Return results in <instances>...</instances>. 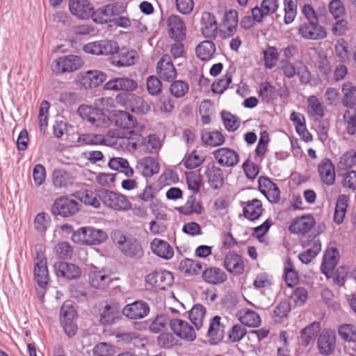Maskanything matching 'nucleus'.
<instances>
[{
    "label": "nucleus",
    "mask_w": 356,
    "mask_h": 356,
    "mask_svg": "<svg viewBox=\"0 0 356 356\" xmlns=\"http://www.w3.org/2000/svg\"><path fill=\"white\" fill-rule=\"evenodd\" d=\"M99 198L109 209L117 211H127L131 209L132 204L123 194L104 189L99 193Z\"/></svg>",
    "instance_id": "f03ea898"
},
{
    "label": "nucleus",
    "mask_w": 356,
    "mask_h": 356,
    "mask_svg": "<svg viewBox=\"0 0 356 356\" xmlns=\"http://www.w3.org/2000/svg\"><path fill=\"white\" fill-rule=\"evenodd\" d=\"M290 310L291 307L287 302H281L275 308L273 318L277 323H282L286 318Z\"/></svg>",
    "instance_id": "338daca9"
},
{
    "label": "nucleus",
    "mask_w": 356,
    "mask_h": 356,
    "mask_svg": "<svg viewBox=\"0 0 356 356\" xmlns=\"http://www.w3.org/2000/svg\"><path fill=\"white\" fill-rule=\"evenodd\" d=\"M237 316L242 324L248 327H258L261 323L259 315L250 309H244L237 313Z\"/></svg>",
    "instance_id": "79ce46f5"
},
{
    "label": "nucleus",
    "mask_w": 356,
    "mask_h": 356,
    "mask_svg": "<svg viewBox=\"0 0 356 356\" xmlns=\"http://www.w3.org/2000/svg\"><path fill=\"white\" fill-rule=\"evenodd\" d=\"M339 252L335 248H328L323 257L321 264V271L326 276H329L337 266L339 261Z\"/></svg>",
    "instance_id": "c85d7f7f"
},
{
    "label": "nucleus",
    "mask_w": 356,
    "mask_h": 356,
    "mask_svg": "<svg viewBox=\"0 0 356 356\" xmlns=\"http://www.w3.org/2000/svg\"><path fill=\"white\" fill-rule=\"evenodd\" d=\"M131 103V111L139 114L147 113L150 110L149 104L142 97L135 95H129Z\"/></svg>",
    "instance_id": "6e6d98bb"
},
{
    "label": "nucleus",
    "mask_w": 356,
    "mask_h": 356,
    "mask_svg": "<svg viewBox=\"0 0 356 356\" xmlns=\"http://www.w3.org/2000/svg\"><path fill=\"white\" fill-rule=\"evenodd\" d=\"M107 234L100 229L93 227H83L73 232L72 240L81 245H99L106 241Z\"/></svg>",
    "instance_id": "f257e3e1"
},
{
    "label": "nucleus",
    "mask_w": 356,
    "mask_h": 356,
    "mask_svg": "<svg viewBox=\"0 0 356 356\" xmlns=\"http://www.w3.org/2000/svg\"><path fill=\"white\" fill-rule=\"evenodd\" d=\"M53 184L56 188H67L73 184V177L63 169L55 170L52 175Z\"/></svg>",
    "instance_id": "c03bdc74"
},
{
    "label": "nucleus",
    "mask_w": 356,
    "mask_h": 356,
    "mask_svg": "<svg viewBox=\"0 0 356 356\" xmlns=\"http://www.w3.org/2000/svg\"><path fill=\"white\" fill-rule=\"evenodd\" d=\"M339 335L348 342L356 341V327L352 324H343L339 327Z\"/></svg>",
    "instance_id": "bf43d9fd"
},
{
    "label": "nucleus",
    "mask_w": 356,
    "mask_h": 356,
    "mask_svg": "<svg viewBox=\"0 0 356 356\" xmlns=\"http://www.w3.org/2000/svg\"><path fill=\"white\" fill-rule=\"evenodd\" d=\"M152 251L158 257L168 260L174 256L172 247L165 241L154 238L150 243Z\"/></svg>",
    "instance_id": "2f4dec72"
},
{
    "label": "nucleus",
    "mask_w": 356,
    "mask_h": 356,
    "mask_svg": "<svg viewBox=\"0 0 356 356\" xmlns=\"http://www.w3.org/2000/svg\"><path fill=\"white\" fill-rule=\"evenodd\" d=\"M243 204L244 216L250 220L258 219L263 212L262 203L258 199L243 202Z\"/></svg>",
    "instance_id": "ea45409f"
},
{
    "label": "nucleus",
    "mask_w": 356,
    "mask_h": 356,
    "mask_svg": "<svg viewBox=\"0 0 356 356\" xmlns=\"http://www.w3.org/2000/svg\"><path fill=\"white\" fill-rule=\"evenodd\" d=\"M224 266L226 270L234 275H242L245 270L242 257L234 252H229L225 255Z\"/></svg>",
    "instance_id": "b1692460"
},
{
    "label": "nucleus",
    "mask_w": 356,
    "mask_h": 356,
    "mask_svg": "<svg viewBox=\"0 0 356 356\" xmlns=\"http://www.w3.org/2000/svg\"><path fill=\"white\" fill-rule=\"evenodd\" d=\"M308 113L314 117L323 118L324 113V106L322 102L314 95L307 98Z\"/></svg>",
    "instance_id": "864d4df0"
},
{
    "label": "nucleus",
    "mask_w": 356,
    "mask_h": 356,
    "mask_svg": "<svg viewBox=\"0 0 356 356\" xmlns=\"http://www.w3.org/2000/svg\"><path fill=\"white\" fill-rule=\"evenodd\" d=\"M149 312V307L146 302L137 300L127 304L122 310V314L129 319L136 320L143 318Z\"/></svg>",
    "instance_id": "ddd939ff"
},
{
    "label": "nucleus",
    "mask_w": 356,
    "mask_h": 356,
    "mask_svg": "<svg viewBox=\"0 0 356 356\" xmlns=\"http://www.w3.org/2000/svg\"><path fill=\"white\" fill-rule=\"evenodd\" d=\"M79 77V82L85 88H92L100 86L106 75L99 70H88L81 73Z\"/></svg>",
    "instance_id": "393cba45"
},
{
    "label": "nucleus",
    "mask_w": 356,
    "mask_h": 356,
    "mask_svg": "<svg viewBox=\"0 0 356 356\" xmlns=\"http://www.w3.org/2000/svg\"><path fill=\"white\" fill-rule=\"evenodd\" d=\"M69 9L72 15L85 19L90 15L92 7L88 0H69Z\"/></svg>",
    "instance_id": "473e14b6"
},
{
    "label": "nucleus",
    "mask_w": 356,
    "mask_h": 356,
    "mask_svg": "<svg viewBox=\"0 0 356 356\" xmlns=\"http://www.w3.org/2000/svg\"><path fill=\"white\" fill-rule=\"evenodd\" d=\"M120 140L119 148L127 149L129 151L136 150L138 149L144 143V138L140 134L130 131L127 135H124Z\"/></svg>",
    "instance_id": "e433bc0d"
},
{
    "label": "nucleus",
    "mask_w": 356,
    "mask_h": 356,
    "mask_svg": "<svg viewBox=\"0 0 356 356\" xmlns=\"http://www.w3.org/2000/svg\"><path fill=\"white\" fill-rule=\"evenodd\" d=\"M279 8V0H263L260 7L256 6L252 9V18L257 22L275 13Z\"/></svg>",
    "instance_id": "aec40b11"
},
{
    "label": "nucleus",
    "mask_w": 356,
    "mask_h": 356,
    "mask_svg": "<svg viewBox=\"0 0 356 356\" xmlns=\"http://www.w3.org/2000/svg\"><path fill=\"white\" fill-rule=\"evenodd\" d=\"M202 278L204 282L213 285H218L224 283L227 276L226 273L218 267H210L202 272Z\"/></svg>",
    "instance_id": "c9c22d12"
},
{
    "label": "nucleus",
    "mask_w": 356,
    "mask_h": 356,
    "mask_svg": "<svg viewBox=\"0 0 356 356\" xmlns=\"http://www.w3.org/2000/svg\"><path fill=\"white\" fill-rule=\"evenodd\" d=\"M88 280L92 287L102 290L105 289L113 282V279L105 270L97 268L90 271Z\"/></svg>",
    "instance_id": "4be33fe9"
},
{
    "label": "nucleus",
    "mask_w": 356,
    "mask_h": 356,
    "mask_svg": "<svg viewBox=\"0 0 356 356\" xmlns=\"http://www.w3.org/2000/svg\"><path fill=\"white\" fill-rule=\"evenodd\" d=\"M116 12L115 6L108 4L94 11L92 17L96 23L106 24L115 19Z\"/></svg>",
    "instance_id": "4c0bfd02"
},
{
    "label": "nucleus",
    "mask_w": 356,
    "mask_h": 356,
    "mask_svg": "<svg viewBox=\"0 0 356 356\" xmlns=\"http://www.w3.org/2000/svg\"><path fill=\"white\" fill-rule=\"evenodd\" d=\"M76 312L70 305L64 304L60 309V323L65 333L69 337H73L76 332V325L74 323Z\"/></svg>",
    "instance_id": "f8f14e48"
},
{
    "label": "nucleus",
    "mask_w": 356,
    "mask_h": 356,
    "mask_svg": "<svg viewBox=\"0 0 356 356\" xmlns=\"http://www.w3.org/2000/svg\"><path fill=\"white\" fill-rule=\"evenodd\" d=\"M78 113L82 119L96 127H99L106 122V116L97 108L81 105L78 108Z\"/></svg>",
    "instance_id": "4468645a"
},
{
    "label": "nucleus",
    "mask_w": 356,
    "mask_h": 356,
    "mask_svg": "<svg viewBox=\"0 0 356 356\" xmlns=\"http://www.w3.org/2000/svg\"><path fill=\"white\" fill-rule=\"evenodd\" d=\"M314 218L310 215L302 216L293 220L289 229L293 234H305L308 232L314 225Z\"/></svg>",
    "instance_id": "7c9ffc66"
},
{
    "label": "nucleus",
    "mask_w": 356,
    "mask_h": 356,
    "mask_svg": "<svg viewBox=\"0 0 356 356\" xmlns=\"http://www.w3.org/2000/svg\"><path fill=\"white\" fill-rule=\"evenodd\" d=\"M135 169L143 177H151L159 173L160 165L154 158L146 156L137 161Z\"/></svg>",
    "instance_id": "6ab92c4d"
},
{
    "label": "nucleus",
    "mask_w": 356,
    "mask_h": 356,
    "mask_svg": "<svg viewBox=\"0 0 356 356\" xmlns=\"http://www.w3.org/2000/svg\"><path fill=\"white\" fill-rule=\"evenodd\" d=\"M115 241L120 251L127 257L140 258L144 254L140 242L133 237L127 238L124 235L118 233L115 234Z\"/></svg>",
    "instance_id": "7ed1b4c3"
},
{
    "label": "nucleus",
    "mask_w": 356,
    "mask_h": 356,
    "mask_svg": "<svg viewBox=\"0 0 356 356\" xmlns=\"http://www.w3.org/2000/svg\"><path fill=\"white\" fill-rule=\"evenodd\" d=\"M202 207L200 202L193 195H191L184 206L180 207L179 209L180 212L185 215L200 213Z\"/></svg>",
    "instance_id": "052dcab7"
},
{
    "label": "nucleus",
    "mask_w": 356,
    "mask_h": 356,
    "mask_svg": "<svg viewBox=\"0 0 356 356\" xmlns=\"http://www.w3.org/2000/svg\"><path fill=\"white\" fill-rule=\"evenodd\" d=\"M167 31L170 38L182 41L186 37V28L183 19L178 15H172L166 20Z\"/></svg>",
    "instance_id": "9b49d317"
},
{
    "label": "nucleus",
    "mask_w": 356,
    "mask_h": 356,
    "mask_svg": "<svg viewBox=\"0 0 356 356\" xmlns=\"http://www.w3.org/2000/svg\"><path fill=\"white\" fill-rule=\"evenodd\" d=\"M120 316V314L115 307L106 305L101 312L99 321L104 325H108L115 323Z\"/></svg>",
    "instance_id": "de8ad7c7"
},
{
    "label": "nucleus",
    "mask_w": 356,
    "mask_h": 356,
    "mask_svg": "<svg viewBox=\"0 0 356 356\" xmlns=\"http://www.w3.org/2000/svg\"><path fill=\"white\" fill-rule=\"evenodd\" d=\"M343 118L347 133L349 135H354L356 133V107L346 111Z\"/></svg>",
    "instance_id": "5fc2aeb1"
},
{
    "label": "nucleus",
    "mask_w": 356,
    "mask_h": 356,
    "mask_svg": "<svg viewBox=\"0 0 356 356\" xmlns=\"http://www.w3.org/2000/svg\"><path fill=\"white\" fill-rule=\"evenodd\" d=\"M202 140L207 145L216 147L224 143L225 137L219 131H203Z\"/></svg>",
    "instance_id": "8fccbe9b"
},
{
    "label": "nucleus",
    "mask_w": 356,
    "mask_h": 356,
    "mask_svg": "<svg viewBox=\"0 0 356 356\" xmlns=\"http://www.w3.org/2000/svg\"><path fill=\"white\" fill-rule=\"evenodd\" d=\"M259 189L269 202L277 203L280 199V191L277 185L270 179L260 177L258 179Z\"/></svg>",
    "instance_id": "f3484780"
},
{
    "label": "nucleus",
    "mask_w": 356,
    "mask_h": 356,
    "mask_svg": "<svg viewBox=\"0 0 356 356\" xmlns=\"http://www.w3.org/2000/svg\"><path fill=\"white\" fill-rule=\"evenodd\" d=\"M321 249V242L319 241H315L313 247L299 254L298 258L301 262L307 264L318 254Z\"/></svg>",
    "instance_id": "e2e57ef3"
},
{
    "label": "nucleus",
    "mask_w": 356,
    "mask_h": 356,
    "mask_svg": "<svg viewBox=\"0 0 356 356\" xmlns=\"http://www.w3.org/2000/svg\"><path fill=\"white\" fill-rule=\"evenodd\" d=\"M336 333L331 329L323 330L318 336L316 347L318 353L323 356L332 355L336 349Z\"/></svg>",
    "instance_id": "423d86ee"
},
{
    "label": "nucleus",
    "mask_w": 356,
    "mask_h": 356,
    "mask_svg": "<svg viewBox=\"0 0 356 356\" xmlns=\"http://www.w3.org/2000/svg\"><path fill=\"white\" fill-rule=\"evenodd\" d=\"M110 60L111 63L117 67L130 66L135 63L136 53L134 51L122 48L118 49Z\"/></svg>",
    "instance_id": "c756f323"
},
{
    "label": "nucleus",
    "mask_w": 356,
    "mask_h": 356,
    "mask_svg": "<svg viewBox=\"0 0 356 356\" xmlns=\"http://www.w3.org/2000/svg\"><path fill=\"white\" fill-rule=\"evenodd\" d=\"M213 154L217 162L223 167H234L239 161L238 153L228 147L218 148Z\"/></svg>",
    "instance_id": "a211bd4d"
},
{
    "label": "nucleus",
    "mask_w": 356,
    "mask_h": 356,
    "mask_svg": "<svg viewBox=\"0 0 356 356\" xmlns=\"http://www.w3.org/2000/svg\"><path fill=\"white\" fill-rule=\"evenodd\" d=\"M83 64V60L80 56L76 55L63 56L53 62L51 70L58 74L71 72L81 67Z\"/></svg>",
    "instance_id": "20e7f679"
},
{
    "label": "nucleus",
    "mask_w": 356,
    "mask_h": 356,
    "mask_svg": "<svg viewBox=\"0 0 356 356\" xmlns=\"http://www.w3.org/2000/svg\"><path fill=\"white\" fill-rule=\"evenodd\" d=\"M34 279L38 284L43 288L49 282V273L47 258L42 250L37 251L35 259Z\"/></svg>",
    "instance_id": "1a4fd4ad"
},
{
    "label": "nucleus",
    "mask_w": 356,
    "mask_h": 356,
    "mask_svg": "<svg viewBox=\"0 0 356 356\" xmlns=\"http://www.w3.org/2000/svg\"><path fill=\"white\" fill-rule=\"evenodd\" d=\"M172 273L168 270H157L146 276L147 283L152 287L165 290L173 284Z\"/></svg>",
    "instance_id": "9d476101"
},
{
    "label": "nucleus",
    "mask_w": 356,
    "mask_h": 356,
    "mask_svg": "<svg viewBox=\"0 0 356 356\" xmlns=\"http://www.w3.org/2000/svg\"><path fill=\"white\" fill-rule=\"evenodd\" d=\"M205 160L204 155L197 151H192L186 157L184 165L187 169H194L200 166Z\"/></svg>",
    "instance_id": "4d7b16f0"
},
{
    "label": "nucleus",
    "mask_w": 356,
    "mask_h": 356,
    "mask_svg": "<svg viewBox=\"0 0 356 356\" xmlns=\"http://www.w3.org/2000/svg\"><path fill=\"white\" fill-rule=\"evenodd\" d=\"M137 87L138 83L136 81L127 77L111 79L105 85V88L107 90H125L127 92L134 91Z\"/></svg>",
    "instance_id": "72a5a7b5"
},
{
    "label": "nucleus",
    "mask_w": 356,
    "mask_h": 356,
    "mask_svg": "<svg viewBox=\"0 0 356 356\" xmlns=\"http://www.w3.org/2000/svg\"><path fill=\"white\" fill-rule=\"evenodd\" d=\"M205 175L209 184L212 188L218 189L222 186L224 178L222 170L216 166L213 162L208 163L206 166Z\"/></svg>",
    "instance_id": "cd10ccee"
},
{
    "label": "nucleus",
    "mask_w": 356,
    "mask_h": 356,
    "mask_svg": "<svg viewBox=\"0 0 356 356\" xmlns=\"http://www.w3.org/2000/svg\"><path fill=\"white\" fill-rule=\"evenodd\" d=\"M298 33L305 40H319L326 38L325 29L318 22H302L298 29Z\"/></svg>",
    "instance_id": "39448f33"
},
{
    "label": "nucleus",
    "mask_w": 356,
    "mask_h": 356,
    "mask_svg": "<svg viewBox=\"0 0 356 356\" xmlns=\"http://www.w3.org/2000/svg\"><path fill=\"white\" fill-rule=\"evenodd\" d=\"M156 72L163 81L171 82L177 77V71L168 55L163 56L156 65Z\"/></svg>",
    "instance_id": "dca6fc26"
},
{
    "label": "nucleus",
    "mask_w": 356,
    "mask_h": 356,
    "mask_svg": "<svg viewBox=\"0 0 356 356\" xmlns=\"http://www.w3.org/2000/svg\"><path fill=\"white\" fill-rule=\"evenodd\" d=\"M206 314V309L202 305H195L191 309L189 318L197 330L200 329L203 325V320Z\"/></svg>",
    "instance_id": "603ef678"
},
{
    "label": "nucleus",
    "mask_w": 356,
    "mask_h": 356,
    "mask_svg": "<svg viewBox=\"0 0 356 356\" xmlns=\"http://www.w3.org/2000/svg\"><path fill=\"white\" fill-rule=\"evenodd\" d=\"M225 328V323L220 316H215L210 320L207 335L212 344H217L223 338Z\"/></svg>",
    "instance_id": "bb28decb"
},
{
    "label": "nucleus",
    "mask_w": 356,
    "mask_h": 356,
    "mask_svg": "<svg viewBox=\"0 0 356 356\" xmlns=\"http://www.w3.org/2000/svg\"><path fill=\"white\" fill-rule=\"evenodd\" d=\"M356 164V152L350 149L344 153L341 157L339 166L341 169H348Z\"/></svg>",
    "instance_id": "774afa93"
},
{
    "label": "nucleus",
    "mask_w": 356,
    "mask_h": 356,
    "mask_svg": "<svg viewBox=\"0 0 356 356\" xmlns=\"http://www.w3.org/2000/svg\"><path fill=\"white\" fill-rule=\"evenodd\" d=\"M265 67L268 69L273 68L279 59V54L275 47H268L263 51Z\"/></svg>",
    "instance_id": "680f3d73"
},
{
    "label": "nucleus",
    "mask_w": 356,
    "mask_h": 356,
    "mask_svg": "<svg viewBox=\"0 0 356 356\" xmlns=\"http://www.w3.org/2000/svg\"><path fill=\"white\" fill-rule=\"evenodd\" d=\"M188 83L181 80L173 81L170 86L171 95L176 98L184 97L188 92Z\"/></svg>",
    "instance_id": "69168bd1"
},
{
    "label": "nucleus",
    "mask_w": 356,
    "mask_h": 356,
    "mask_svg": "<svg viewBox=\"0 0 356 356\" xmlns=\"http://www.w3.org/2000/svg\"><path fill=\"white\" fill-rule=\"evenodd\" d=\"M348 201V196L344 194L339 195L337 197L334 213V221L338 225L343 221Z\"/></svg>",
    "instance_id": "a18cd8bd"
},
{
    "label": "nucleus",
    "mask_w": 356,
    "mask_h": 356,
    "mask_svg": "<svg viewBox=\"0 0 356 356\" xmlns=\"http://www.w3.org/2000/svg\"><path fill=\"white\" fill-rule=\"evenodd\" d=\"M238 23V12L236 10L226 11L224 14L220 30L222 38L233 36L237 31Z\"/></svg>",
    "instance_id": "2eb2a0df"
},
{
    "label": "nucleus",
    "mask_w": 356,
    "mask_h": 356,
    "mask_svg": "<svg viewBox=\"0 0 356 356\" xmlns=\"http://www.w3.org/2000/svg\"><path fill=\"white\" fill-rule=\"evenodd\" d=\"M317 171L321 181L327 186L335 182V168L330 159L324 158L318 165Z\"/></svg>",
    "instance_id": "412c9836"
},
{
    "label": "nucleus",
    "mask_w": 356,
    "mask_h": 356,
    "mask_svg": "<svg viewBox=\"0 0 356 356\" xmlns=\"http://www.w3.org/2000/svg\"><path fill=\"white\" fill-rule=\"evenodd\" d=\"M123 134L117 129H111L107 134L104 136V141L102 145L113 147L115 148H119L120 140L122 139Z\"/></svg>",
    "instance_id": "0e129e2a"
},
{
    "label": "nucleus",
    "mask_w": 356,
    "mask_h": 356,
    "mask_svg": "<svg viewBox=\"0 0 356 356\" xmlns=\"http://www.w3.org/2000/svg\"><path fill=\"white\" fill-rule=\"evenodd\" d=\"M284 22L285 24H291L298 13V0H283Z\"/></svg>",
    "instance_id": "3c124183"
},
{
    "label": "nucleus",
    "mask_w": 356,
    "mask_h": 356,
    "mask_svg": "<svg viewBox=\"0 0 356 356\" xmlns=\"http://www.w3.org/2000/svg\"><path fill=\"white\" fill-rule=\"evenodd\" d=\"M179 269L186 275H193L200 273L202 266L197 261L191 259H185L180 261Z\"/></svg>",
    "instance_id": "09e8293b"
},
{
    "label": "nucleus",
    "mask_w": 356,
    "mask_h": 356,
    "mask_svg": "<svg viewBox=\"0 0 356 356\" xmlns=\"http://www.w3.org/2000/svg\"><path fill=\"white\" fill-rule=\"evenodd\" d=\"M112 122L115 126L127 129L135 127L137 124L136 118L125 111H114Z\"/></svg>",
    "instance_id": "f704fd0d"
},
{
    "label": "nucleus",
    "mask_w": 356,
    "mask_h": 356,
    "mask_svg": "<svg viewBox=\"0 0 356 356\" xmlns=\"http://www.w3.org/2000/svg\"><path fill=\"white\" fill-rule=\"evenodd\" d=\"M201 32L210 40H215L218 35V23L215 16L209 12L202 13L201 18Z\"/></svg>",
    "instance_id": "5701e85b"
},
{
    "label": "nucleus",
    "mask_w": 356,
    "mask_h": 356,
    "mask_svg": "<svg viewBox=\"0 0 356 356\" xmlns=\"http://www.w3.org/2000/svg\"><path fill=\"white\" fill-rule=\"evenodd\" d=\"M216 44L211 40L201 42L195 49L196 55L202 60H211L216 52Z\"/></svg>",
    "instance_id": "a19ab883"
},
{
    "label": "nucleus",
    "mask_w": 356,
    "mask_h": 356,
    "mask_svg": "<svg viewBox=\"0 0 356 356\" xmlns=\"http://www.w3.org/2000/svg\"><path fill=\"white\" fill-rule=\"evenodd\" d=\"M170 332H163L157 337L159 346L165 349H170L178 345L179 340Z\"/></svg>",
    "instance_id": "13d9d810"
},
{
    "label": "nucleus",
    "mask_w": 356,
    "mask_h": 356,
    "mask_svg": "<svg viewBox=\"0 0 356 356\" xmlns=\"http://www.w3.org/2000/svg\"><path fill=\"white\" fill-rule=\"evenodd\" d=\"M108 166L113 170L123 173L127 177H132L134 176V170L126 159L121 157L113 158L109 161Z\"/></svg>",
    "instance_id": "37998d69"
},
{
    "label": "nucleus",
    "mask_w": 356,
    "mask_h": 356,
    "mask_svg": "<svg viewBox=\"0 0 356 356\" xmlns=\"http://www.w3.org/2000/svg\"><path fill=\"white\" fill-rule=\"evenodd\" d=\"M169 325L173 333L183 340L193 341L196 339L193 327L186 321L173 318L170 321Z\"/></svg>",
    "instance_id": "6e6552de"
},
{
    "label": "nucleus",
    "mask_w": 356,
    "mask_h": 356,
    "mask_svg": "<svg viewBox=\"0 0 356 356\" xmlns=\"http://www.w3.org/2000/svg\"><path fill=\"white\" fill-rule=\"evenodd\" d=\"M54 270L57 277L67 280H74L80 277V268L73 264L65 261H58L54 264Z\"/></svg>",
    "instance_id": "a878e982"
},
{
    "label": "nucleus",
    "mask_w": 356,
    "mask_h": 356,
    "mask_svg": "<svg viewBox=\"0 0 356 356\" xmlns=\"http://www.w3.org/2000/svg\"><path fill=\"white\" fill-rule=\"evenodd\" d=\"M79 210V202L68 197L57 198L51 207L52 213L56 216L68 217L74 215Z\"/></svg>",
    "instance_id": "0eeeda50"
},
{
    "label": "nucleus",
    "mask_w": 356,
    "mask_h": 356,
    "mask_svg": "<svg viewBox=\"0 0 356 356\" xmlns=\"http://www.w3.org/2000/svg\"><path fill=\"white\" fill-rule=\"evenodd\" d=\"M343 93L342 104L348 108L356 107V86L350 81H346L341 88Z\"/></svg>",
    "instance_id": "58836bf2"
},
{
    "label": "nucleus",
    "mask_w": 356,
    "mask_h": 356,
    "mask_svg": "<svg viewBox=\"0 0 356 356\" xmlns=\"http://www.w3.org/2000/svg\"><path fill=\"white\" fill-rule=\"evenodd\" d=\"M321 330V323L314 321L301 330L300 339L302 344L307 346L314 339Z\"/></svg>",
    "instance_id": "49530a36"
}]
</instances>
